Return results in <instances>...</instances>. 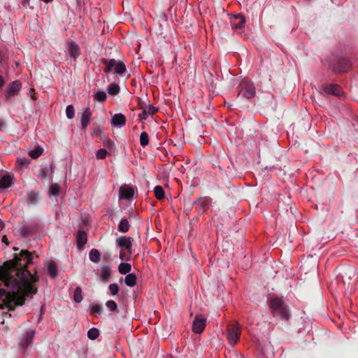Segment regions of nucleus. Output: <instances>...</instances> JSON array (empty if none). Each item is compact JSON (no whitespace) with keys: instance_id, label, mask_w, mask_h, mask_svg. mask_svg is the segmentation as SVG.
Segmentation results:
<instances>
[{"instance_id":"f257e3e1","label":"nucleus","mask_w":358,"mask_h":358,"mask_svg":"<svg viewBox=\"0 0 358 358\" xmlns=\"http://www.w3.org/2000/svg\"><path fill=\"white\" fill-rule=\"evenodd\" d=\"M134 239L131 237L121 236L115 241L116 246L120 249V259L122 261H129L132 254V243Z\"/></svg>"},{"instance_id":"f03ea898","label":"nucleus","mask_w":358,"mask_h":358,"mask_svg":"<svg viewBox=\"0 0 358 358\" xmlns=\"http://www.w3.org/2000/svg\"><path fill=\"white\" fill-rule=\"evenodd\" d=\"M101 62L105 66L103 71L106 73L113 72L115 75H122L127 71L125 64L115 59L102 58Z\"/></svg>"},{"instance_id":"7ed1b4c3","label":"nucleus","mask_w":358,"mask_h":358,"mask_svg":"<svg viewBox=\"0 0 358 358\" xmlns=\"http://www.w3.org/2000/svg\"><path fill=\"white\" fill-rule=\"evenodd\" d=\"M270 308L273 315L280 317L282 320H288L289 315L287 308L282 299L278 297L272 298L270 301Z\"/></svg>"},{"instance_id":"20e7f679","label":"nucleus","mask_w":358,"mask_h":358,"mask_svg":"<svg viewBox=\"0 0 358 358\" xmlns=\"http://www.w3.org/2000/svg\"><path fill=\"white\" fill-rule=\"evenodd\" d=\"M256 94L255 87L250 80H244L240 84L239 95L246 99L253 98Z\"/></svg>"},{"instance_id":"39448f33","label":"nucleus","mask_w":358,"mask_h":358,"mask_svg":"<svg viewBox=\"0 0 358 358\" xmlns=\"http://www.w3.org/2000/svg\"><path fill=\"white\" fill-rule=\"evenodd\" d=\"M241 333V326L238 323L235 322L230 325L227 329V340L230 345H235L238 342Z\"/></svg>"},{"instance_id":"423d86ee","label":"nucleus","mask_w":358,"mask_h":358,"mask_svg":"<svg viewBox=\"0 0 358 358\" xmlns=\"http://www.w3.org/2000/svg\"><path fill=\"white\" fill-rule=\"evenodd\" d=\"M329 67L334 72L341 73L347 71L350 67V61L345 57H338L336 60V63L330 62Z\"/></svg>"},{"instance_id":"0eeeda50","label":"nucleus","mask_w":358,"mask_h":358,"mask_svg":"<svg viewBox=\"0 0 358 358\" xmlns=\"http://www.w3.org/2000/svg\"><path fill=\"white\" fill-rule=\"evenodd\" d=\"M339 274L344 284L350 285L351 281L356 276V269L352 266H346L341 268Z\"/></svg>"},{"instance_id":"6e6552de","label":"nucleus","mask_w":358,"mask_h":358,"mask_svg":"<svg viewBox=\"0 0 358 358\" xmlns=\"http://www.w3.org/2000/svg\"><path fill=\"white\" fill-rule=\"evenodd\" d=\"M321 93L340 96L342 95L341 88L337 84H324L321 87Z\"/></svg>"},{"instance_id":"1a4fd4ad","label":"nucleus","mask_w":358,"mask_h":358,"mask_svg":"<svg viewBox=\"0 0 358 358\" xmlns=\"http://www.w3.org/2000/svg\"><path fill=\"white\" fill-rule=\"evenodd\" d=\"M211 203V200L208 197H201L196 199L194 203V208L199 213L206 211Z\"/></svg>"},{"instance_id":"9d476101","label":"nucleus","mask_w":358,"mask_h":358,"mask_svg":"<svg viewBox=\"0 0 358 358\" xmlns=\"http://www.w3.org/2000/svg\"><path fill=\"white\" fill-rule=\"evenodd\" d=\"M206 325V319L202 315H196L193 321L192 331L195 334H201L203 332Z\"/></svg>"},{"instance_id":"9b49d317","label":"nucleus","mask_w":358,"mask_h":358,"mask_svg":"<svg viewBox=\"0 0 358 358\" xmlns=\"http://www.w3.org/2000/svg\"><path fill=\"white\" fill-rule=\"evenodd\" d=\"M229 19L230 24L233 29H241L245 24V17L241 14L232 15Z\"/></svg>"},{"instance_id":"f8f14e48","label":"nucleus","mask_w":358,"mask_h":358,"mask_svg":"<svg viewBox=\"0 0 358 358\" xmlns=\"http://www.w3.org/2000/svg\"><path fill=\"white\" fill-rule=\"evenodd\" d=\"M35 331L31 329L27 330L20 341V345L22 348L24 349L27 348L32 343Z\"/></svg>"},{"instance_id":"ddd939ff","label":"nucleus","mask_w":358,"mask_h":358,"mask_svg":"<svg viewBox=\"0 0 358 358\" xmlns=\"http://www.w3.org/2000/svg\"><path fill=\"white\" fill-rule=\"evenodd\" d=\"M134 191L130 187H120L119 189V197L120 199H131L133 198Z\"/></svg>"},{"instance_id":"4468645a","label":"nucleus","mask_w":358,"mask_h":358,"mask_svg":"<svg viewBox=\"0 0 358 358\" xmlns=\"http://www.w3.org/2000/svg\"><path fill=\"white\" fill-rule=\"evenodd\" d=\"M21 83L18 80L13 81L8 85L6 89V93L8 96H13L17 94V93L21 89Z\"/></svg>"},{"instance_id":"2eb2a0df","label":"nucleus","mask_w":358,"mask_h":358,"mask_svg":"<svg viewBox=\"0 0 358 358\" xmlns=\"http://www.w3.org/2000/svg\"><path fill=\"white\" fill-rule=\"evenodd\" d=\"M14 183V177L10 173L3 175L0 178V188L6 189L10 187Z\"/></svg>"},{"instance_id":"dca6fc26","label":"nucleus","mask_w":358,"mask_h":358,"mask_svg":"<svg viewBox=\"0 0 358 358\" xmlns=\"http://www.w3.org/2000/svg\"><path fill=\"white\" fill-rule=\"evenodd\" d=\"M92 112L89 107L84 109L80 119L82 129H85L90 123Z\"/></svg>"},{"instance_id":"f3484780","label":"nucleus","mask_w":358,"mask_h":358,"mask_svg":"<svg viewBox=\"0 0 358 358\" xmlns=\"http://www.w3.org/2000/svg\"><path fill=\"white\" fill-rule=\"evenodd\" d=\"M87 241V236L85 231L78 230L76 235V243L78 248L81 250L83 248L84 245L86 244Z\"/></svg>"},{"instance_id":"a211bd4d","label":"nucleus","mask_w":358,"mask_h":358,"mask_svg":"<svg viewBox=\"0 0 358 358\" xmlns=\"http://www.w3.org/2000/svg\"><path fill=\"white\" fill-rule=\"evenodd\" d=\"M69 53L71 57L76 59L80 54V48L75 42H71L69 43Z\"/></svg>"},{"instance_id":"6ab92c4d","label":"nucleus","mask_w":358,"mask_h":358,"mask_svg":"<svg viewBox=\"0 0 358 358\" xmlns=\"http://www.w3.org/2000/svg\"><path fill=\"white\" fill-rule=\"evenodd\" d=\"M111 123L115 127H122L126 123V119L121 113L115 114L112 117Z\"/></svg>"},{"instance_id":"aec40b11","label":"nucleus","mask_w":358,"mask_h":358,"mask_svg":"<svg viewBox=\"0 0 358 358\" xmlns=\"http://www.w3.org/2000/svg\"><path fill=\"white\" fill-rule=\"evenodd\" d=\"M34 232V227L30 224H23L20 228V234L22 237H27L33 234Z\"/></svg>"},{"instance_id":"412c9836","label":"nucleus","mask_w":358,"mask_h":358,"mask_svg":"<svg viewBox=\"0 0 358 358\" xmlns=\"http://www.w3.org/2000/svg\"><path fill=\"white\" fill-rule=\"evenodd\" d=\"M90 314L94 317H99L101 315L103 312V308L99 303H92L90 306Z\"/></svg>"},{"instance_id":"4be33fe9","label":"nucleus","mask_w":358,"mask_h":358,"mask_svg":"<svg viewBox=\"0 0 358 358\" xmlns=\"http://www.w3.org/2000/svg\"><path fill=\"white\" fill-rule=\"evenodd\" d=\"M101 254L97 249L93 248L90 251L89 258L90 261L94 263H99L100 262Z\"/></svg>"},{"instance_id":"5701e85b","label":"nucleus","mask_w":358,"mask_h":358,"mask_svg":"<svg viewBox=\"0 0 358 358\" xmlns=\"http://www.w3.org/2000/svg\"><path fill=\"white\" fill-rule=\"evenodd\" d=\"M130 224L127 218H122L119 224H118V230L122 233H126L129 230Z\"/></svg>"},{"instance_id":"b1692460","label":"nucleus","mask_w":358,"mask_h":358,"mask_svg":"<svg viewBox=\"0 0 358 358\" xmlns=\"http://www.w3.org/2000/svg\"><path fill=\"white\" fill-rule=\"evenodd\" d=\"M136 275L134 273H129L126 275L124 282L129 287H134L136 284Z\"/></svg>"},{"instance_id":"393cba45","label":"nucleus","mask_w":358,"mask_h":358,"mask_svg":"<svg viewBox=\"0 0 358 358\" xmlns=\"http://www.w3.org/2000/svg\"><path fill=\"white\" fill-rule=\"evenodd\" d=\"M110 277V267L104 266L101 268V279L103 282H106Z\"/></svg>"},{"instance_id":"a878e982","label":"nucleus","mask_w":358,"mask_h":358,"mask_svg":"<svg viewBox=\"0 0 358 358\" xmlns=\"http://www.w3.org/2000/svg\"><path fill=\"white\" fill-rule=\"evenodd\" d=\"M48 273L52 278H55L57 275V267L55 262H51L48 266Z\"/></svg>"},{"instance_id":"bb28decb","label":"nucleus","mask_w":358,"mask_h":358,"mask_svg":"<svg viewBox=\"0 0 358 358\" xmlns=\"http://www.w3.org/2000/svg\"><path fill=\"white\" fill-rule=\"evenodd\" d=\"M120 88L118 85L110 83L107 88L108 93L110 95L115 96L120 92Z\"/></svg>"},{"instance_id":"cd10ccee","label":"nucleus","mask_w":358,"mask_h":358,"mask_svg":"<svg viewBox=\"0 0 358 358\" xmlns=\"http://www.w3.org/2000/svg\"><path fill=\"white\" fill-rule=\"evenodd\" d=\"M131 270V266L128 263H121L118 266V271L121 274L129 273Z\"/></svg>"},{"instance_id":"c85d7f7f","label":"nucleus","mask_w":358,"mask_h":358,"mask_svg":"<svg viewBox=\"0 0 358 358\" xmlns=\"http://www.w3.org/2000/svg\"><path fill=\"white\" fill-rule=\"evenodd\" d=\"M154 193H155V197L159 200H161L164 198V196H165L164 190L162 188V187H161L159 185H157L154 188Z\"/></svg>"},{"instance_id":"c756f323","label":"nucleus","mask_w":358,"mask_h":358,"mask_svg":"<svg viewBox=\"0 0 358 358\" xmlns=\"http://www.w3.org/2000/svg\"><path fill=\"white\" fill-rule=\"evenodd\" d=\"M38 194L35 192H30L27 195V203L31 205L36 204L38 201Z\"/></svg>"},{"instance_id":"7c9ffc66","label":"nucleus","mask_w":358,"mask_h":358,"mask_svg":"<svg viewBox=\"0 0 358 358\" xmlns=\"http://www.w3.org/2000/svg\"><path fill=\"white\" fill-rule=\"evenodd\" d=\"M106 93L103 91H97L94 94V99L95 101H99V102H103L106 99Z\"/></svg>"},{"instance_id":"2f4dec72","label":"nucleus","mask_w":358,"mask_h":358,"mask_svg":"<svg viewBox=\"0 0 358 358\" xmlns=\"http://www.w3.org/2000/svg\"><path fill=\"white\" fill-rule=\"evenodd\" d=\"M73 300L76 303H80L83 300L82 289L77 287L74 291Z\"/></svg>"},{"instance_id":"473e14b6","label":"nucleus","mask_w":358,"mask_h":358,"mask_svg":"<svg viewBox=\"0 0 358 358\" xmlns=\"http://www.w3.org/2000/svg\"><path fill=\"white\" fill-rule=\"evenodd\" d=\"M99 336V331L96 328H91L87 331V336L91 340H95Z\"/></svg>"},{"instance_id":"72a5a7b5","label":"nucleus","mask_w":358,"mask_h":358,"mask_svg":"<svg viewBox=\"0 0 358 358\" xmlns=\"http://www.w3.org/2000/svg\"><path fill=\"white\" fill-rule=\"evenodd\" d=\"M43 154V149L40 147L36 148L35 149L29 151V155L32 159H36Z\"/></svg>"},{"instance_id":"f704fd0d","label":"nucleus","mask_w":358,"mask_h":358,"mask_svg":"<svg viewBox=\"0 0 358 358\" xmlns=\"http://www.w3.org/2000/svg\"><path fill=\"white\" fill-rule=\"evenodd\" d=\"M149 143V137L145 131H143L140 135V144L141 146L145 147Z\"/></svg>"},{"instance_id":"c9c22d12","label":"nucleus","mask_w":358,"mask_h":358,"mask_svg":"<svg viewBox=\"0 0 358 358\" xmlns=\"http://www.w3.org/2000/svg\"><path fill=\"white\" fill-rule=\"evenodd\" d=\"M59 185L57 184H52L49 189V194L50 196H57L59 193Z\"/></svg>"},{"instance_id":"e433bc0d","label":"nucleus","mask_w":358,"mask_h":358,"mask_svg":"<svg viewBox=\"0 0 358 358\" xmlns=\"http://www.w3.org/2000/svg\"><path fill=\"white\" fill-rule=\"evenodd\" d=\"M106 306L108 308V310L110 312L115 311L117 308V303L113 300L108 301L106 303Z\"/></svg>"},{"instance_id":"4c0bfd02","label":"nucleus","mask_w":358,"mask_h":358,"mask_svg":"<svg viewBox=\"0 0 358 358\" xmlns=\"http://www.w3.org/2000/svg\"><path fill=\"white\" fill-rule=\"evenodd\" d=\"M66 115L69 119H72L75 115L74 108L72 105H69L66 108Z\"/></svg>"},{"instance_id":"58836bf2","label":"nucleus","mask_w":358,"mask_h":358,"mask_svg":"<svg viewBox=\"0 0 358 358\" xmlns=\"http://www.w3.org/2000/svg\"><path fill=\"white\" fill-rule=\"evenodd\" d=\"M30 161L27 157H18L17 159V164L20 166H27Z\"/></svg>"},{"instance_id":"ea45409f","label":"nucleus","mask_w":358,"mask_h":358,"mask_svg":"<svg viewBox=\"0 0 358 358\" xmlns=\"http://www.w3.org/2000/svg\"><path fill=\"white\" fill-rule=\"evenodd\" d=\"M109 291L111 295H116L119 292V287L116 283H113L109 285Z\"/></svg>"},{"instance_id":"a19ab883","label":"nucleus","mask_w":358,"mask_h":358,"mask_svg":"<svg viewBox=\"0 0 358 358\" xmlns=\"http://www.w3.org/2000/svg\"><path fill=\"white\" fill-rule=\"evenodd\" d=\"M106 155H107L106 150H105V149H99L96 152V157L97 159H105Z\"/></svg>"},{"instance_id":"79ce46f5","label":"nucleus","mask_w":358,"mask_h":358,"mask_svg":"<svg viewBox=\"0 0 358 358\" xmlns=\"http://www.w3.org/2000/svg\"><path fill=\"white\" fill-rule=\"evenodd\" d=\"M145 110L150 115H152L158 111V108L152 105H149Z\"/></svg>"},{"instance_id":"37998d69","label":"nucleus","mask_w":358,"mask_h":358,"mask_svg":"<svg viewBox=\"0 0 358 358\" xmlns=\"http://www.w3.org/2000/svg\"><path fill=\"white\" fill-rule=\"evenodd\" d=\"M48 172H49V169L48 168L41 169L40 171V173H39V177L41 179L45 178L47 176Z\"/></svg>"},{"instance_id":"c03bdc74","label":"nucleus","mask_w":358,"mask_h":358,"mask_svg":"<svg viewBox=\"0 0 358 358\" xmlns=\"http://www.w3.org/2000/svg\"><path fill=\"white\" fill-rule=\"evenodd\" d=\"M150 115L148 113H147V112L145 111V110L144 109L143 111L139 114V118L141 120H145L148 119V116Z\"/></svg>"},{"instance_id":"a18cd8bd","label":"nucleus","mask_w":358,"mask_h":358,"mask_svg":"<svg viewBox=\"0 0 358 358\" xmlns=\"http://www.w3.org/2000/svg\"><path fill=\"white\" fill-rule=\"evenodd\" d=\"M4 85V79L2 76L0 75V88H1Z\"/></svg>"},{"instance_id":"49530a36","label":"nucleus","mask_w":358,"mask_h":358,"mask_svg":"<svg viewBox=\"0 0 358 358\" xmlns=\"http://www.w3.org/2000/svg\"><path fill=\"white\" fill-rule=\"evenodd\" d=\"M2 242L5 243L6 245H8V242L7 241V238L6 236H3L2 238Z\"/></svg>"},{"instance_id":"de8ad7c7","label":"nucleus","mask_w":358,"mask_h":358,"mask_svg":"<svg viewBox=\"0 0 358 358\" xmlns=\"http://www.w3.org/2000/svg\"><path fill=\"white\" fill-rule=\"evenodd\" d=\"M21 3L23 6L29 4V0H21Z\"/></svg>"},{"instance_id":"09e8293b","label":"nucleus","mask_w":358,"mask_h":358,"mask_svg":"<svg viewBox=\"0 0 358 358\" xmlns=\"http://www.w3.org/2000/svg\"><path fill=\"white\" fill-rule=\"evenodd\" d=\"M50 173L52 174L54 172V170H55V165L53 164H50Z\"/></svg>"},{"instance_id":"8fccbe9b","label":"nucleus","mask_w":358,"mask_h":358,"mask_svg":"<svg viewBox=\"0 0 358 358\" xmlns=\"http://www.w3.org/2000/svg\"><path fill=\"white\" fill-rule=\"evenodd\" d=\"M3 58H4L3 53L0 50V63L2 62Z\"/></svg>"},{"instance_id":"3c124183","label":"nucleus","mask_w":358,"mask_h":358,"mask_svg":"<svg viewBox=\"0 0 358 358\" xmlns=\"http://www.w3.org/2000/svg\"><path fill=\"white\" fill-rule=\"evenodd\" d=\"M5 126H6V124H5V123H4L3 122H0V127H1H1H5Z\"/></svg>"},{"instance_id":"603ef678","label":"nucleus","mask_w":358,"mask_h":358,"mask_svg":"<svg viewBox=\"0 0 358 358\" xmlns=\"http://www.w3.org/2000/svg\"><path fill=\"white\" fill-rule=\"evenodd\" d=\"M108 145H112V144H113V143H112L111 141H108Z\"/></svg>"}]
</instances>
